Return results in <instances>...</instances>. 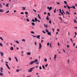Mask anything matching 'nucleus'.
I'll return each mask as SVG.
<instances>
[{
  "label": "nucleus",
  "mask_w": 77,
  "mask_h": 77,
  "mask_svg": "<svg viewBox=\"0 0 77 77\" xmlns=\"http://www.w3.org/2000/svg\"><path fill=\"white\" fill-rule=\"evenodd\" d=\"M31 33H32L33 34H34V33H35V32L33 31H31Z\"/></svg>",
  "instance_id": "obj_37"
},
{
  "label": "nucleus",
  "mask_w": 77,
  "mask_h": 77,
  "mask_svg": "<svg viewBox=\"0 0 77 77\" xmlns=\"http://www.w3.org/2000/svg\"><path fill=\"white\" fill-rule=\"evenodd\" d=\"M48 15L49 16H50V13L49 12L48 13Z\"/></svg>",
  "instance_id": "obj_44"
},
{
  "label": "nucleus",
  "mask_w": 77,
  "mask_h": 77,
  "mask_svg": "<svg viewBox=\"0 0 77 77\" xmlns=\"http://www.w3.org/2000/svg\"><path fill=\"white\" fill-rule=\"evenodd\" d=\"M48 17H48V16L47 15V17L46 18L47 20H50V18H48Z\"/></svg>",
  "instance_id": "obj_12"
},
{
  "label": "nucleus",
  "mask_w": 77,
  "mask_h": 77,
  "mask_svg": "<svg viewBox=\"0 0 77 77\" xmlns=\"http://www.w3.org/2000/svg\"><path fill=\"white\" fill-rule=\"evenodd\" d=\"M45 31L46 32H48V33L49 32H48V29H45Z\"/></svg>",
  "instance_id": "obj_43"
},
{
  "label": "nucleus",
  "mask_w": 77,
  "mask_h": 77,
  "mask_svg": "<svg viewBox=\"0 0 77 77\" xmlns=\"http://www.w3.org/2000/svg\"><path fill=\"white\" fill-rule=\"evenodd\" d=\"M62 11L63 12V14H64V15H65V12H64V11H63V10L62 9Z\"/></svg>",
  "instance_id": "obj_21"
},
{
  "label": "nucleus",
  "mask_w": 77,
  "mask_h": 77,
  "mask_svg": "<svg viewBox=\"0 0 77 77\" xmlns=\"http://www.w3.org/2000/svg\"><path fill=\"white\" fill-rule=\"evenodd\" d=\"M9 12V11H7L5 13L6 14V13H8V12Z\"/></svg>",
  "instance_id": "obj_52"
},
{
  "label": "nucleus",
  "mask_w": 77,
  "mask_h": 77,
  "mask_svg": "<svg viewBox=\"0 0 77 77\" xmlns=\"http://www.w3.org/2000/svg\"><path fill=\"white\" fill-rule=\"evenodd\" d=\"M68 9H70V7L69 6H68Z\"/></svg>",
  "instance_id": "obj_62"
},
{
  "label": "nucleus",
  "mask_w": 77,
  "mask_h": 77,
  "mask_svg": "<svg viewBox=\"0 0 77 77\" xmlns=\"http://www.w3.org/2000/svg\"><path fill=\"white\" fill-rule=\"evenodd\" d=\"M75 6H77V4H76V3H75Z\"/></svg>",
  "instance_id": "obj_64"
},
{
  "label": "nucleus",
  "mask_w": 77,
  "mask_h": 77,
  "mask_svg": "<svg viewBox=\"0 0 77 77\" xmlns=\"http://www.w3.org/2000/svg\"><path fill=\"white\" fill-rule=\"evenodd\" d=\"M66 13L69 14V15H70V13H69L67 11H66Z\"/></svg>",
  "instance_id": "obj_39"
},
{
  "label": "nucleus",
  "mask_w": 77,
  "mask_h": 77,
  "mask_svg": "<svg viewBox=\"0 0 77 77\" xmlns=\"http://www.w3.org/2000/svg\"><path fill=\"white\" fill-rule=\"evenodd\" d=\"M20 14H24V12H21L20 13Z\"/></svg>",
  "instance_id": "obj_60"
},
{
  "label": "nucleus",
  "mask_w": 77,
  "mask_h": 77,
  "mask_svg": "<svg viewBox=\"0 0 77 77\" xmlns=\"http://www.w3.org/2000/svg\"><path fill=\"white\" fill-rule=\"evenodd\" d=\"M74 23H77V21L75 20V19L74 20Z\"/></svg>",
  "instance_id": "obj_35"
},
{
  "label": "nucleus",
  "mask_w": 77,
  "mask_h": 77,
  "mask_svg": "<svg viewBox=\"0 0 77 77\" xmlns=\"http://www.w3.org/2000/svg\"><path fill=\"white\" fill-rule=\"evenodd\" d=\"M0 46H1V47H3V45H2V44L1 43H0Z\"/></svg>",
  "instance_id": "obj_29"
},
{
  "label": "nucleus",
  "mask_w": 77,
  "mask_h": 77,
  "mask_svg": "<svg viewBox=\"0 0 77 77\" xmlns=\"http://www.w3.org/2000/svg\"><path fill=\"white\" fill-rule=\"evenodd\" d=\"M0 76H3V74L2 72H0Z\"/></svg>",
  "instance_id": "obj_16"
},
{
  "label": "nucleus",
  "mask_w": 77,
  "mask_h": 77,
  "mask_svg": "<svg viewBox=\"0 0 77 77\" xmlns=\"http://www.w3.org/2000/svg\"><path fill=\"white\" fill-rule=\"evenodd\" d=\"M2 70H3V68H2V67L1 68V69H0V71L1 72H3Z\"/></svg>",
  "instance_id": "obj_7"
},
{
  "label": "nucleus",
  "mask_w": 77,
  "mask_h": 77,
  "mask_svg": "<svg viewBox=\"0 0 77 77\" xmlns=\"http://www.w3.org/2000/svg\"><path fill=\"white\" fill-rule=\"evenodd\" d=\"M56 35H57V34H58V32H56Z\"/></svg>",
  "instance_id": "obj_63"
},
{
  "label": "nucleus",
  "mask_w": 77,
  "mask_h": 77,
  "mask_svg": "<svg viewBox=\"0 0 77 77\" xmlns=\"http://www.w3.org/2000/svg\"><path fill=\"white\" fill-rule=\"evenodd\" d=\"M32 22H35V20H34V19H32Z\"/></svg>",
  "instance_id": "obj_41"
},
{
  "label": "nucleus",
  "mask_w": 77,
  "mask_h": 77,
  "mask_svg": "<svg viewBox=\"0 0 77 77\" xmlns=\"http://www.w3.org/2000/svg\"><path fill=\"white\" fill-rule=\"evenodd\" d=\"M26 54H27V55H31V53H30V52H27L26 53Z\"/></svg>",
  "instance_id": "obj_8"
},
{
  "label": "nucleus",
  "mask_w": 77,
  "mask_h": 77,
  "mask_svg": "<svg viewBox=\"0 0 77 77\" xmlns=\"http://www.w3.org/2000/svg\"><path fill=\"white\" fill-rule=\"evenodd\" d=\"M57 31H58V32H60V30L59 29H57Z\"/></svg>",
  "instance_id": "obj_61"
},
{
  "label": "nucleus",
  "mask_w": 77,
  "mask_h": 77,
  "mask_svg": "<svg viewBox=\"0 0 77 77\" xmlns=\"http://www.w3.org/2000/svg\"><path fill=\"white\" fill-rule=\"evenodd\" d=\"M56 56H57V55H54V58L55 60H56Z\"/></svg>",
  "instance_id": "obj_13"
},
{
  "label": "nucleus",
  "mask_w": 77,
  "mask_h": 77,
  "mask_svg": "<svg viewBox=\"0 0 77 77\" xmlns=\"http://www.w3.org/2000/svg\"><path fill=\"white\" fill-rule=\"evenodd\" d=\"M25 14L26 15H27V14H28V12H27V11H25Z\"/></svg>",
  "instance_id": "obj_22"
},
{
  "label": "nucleus",
  "mask_w": 77,
  "mask_h": 77,
  "mask_svg": "<svg viewBox=\"0 0 77 77\" xmlns=\"http://www.w3.org/2000/svg\"><path fill=\"white\" fill-rule=\"evenodd\" d=\"M47 34L48 35H51V34L50 33V32H48Z\"/></svg>",
  "instance_id": "obj_14"
},
{
  "label": "nucleus",
  "mask_w": 77,
  "mask_h": 77,
  "mask_svg": "<svg viewBox=\"0 0 77 77\" xmlns=\"http://www.w3.org/2000/svg\"><path fill=\"white\" fill-rule=\"evenodd\" d=\"M51 20L49 21V23L50 24H51Z\"/></svg>",
  "instance_id": "obj_59"
},
{
  "label": "nucleus",
  "mask_w": 77,
  "mask_h": 77,
  "mask_svg": "<svg viewBox=\"0 0 77 77\" xmlns=\"http://www.w3.org/2000/svg\"><path fill=\"white\" fill-rule=\"evenodd\" d=\"M35 22H36V21H38V20H37V18L36 17L35 18Z\"/></svg>",
  "instance_id": "obj_18"
},
{
  "label": "nucleus",
  "mask_w": 77,
  "mask_h": 77,
  "mask_svg": "<svg viewBox=\"0 0 77 77\" xmlns=\"http://www.w3.org/2000/svg\"><path fill=\"white\" fill-rule=\"evenodd\" d=\"M38 62V59H36L33 61V62H34V63H37V62Z\"/></svg>",
  "instance_id": "obj_2"
},
{
  "label": "nucleus",
  "mask_w": 77,
  "mask_h": 77,
  "mask_svg": "<svg viewBox=\"0 0 77 77\" xmlns=\"http://www.w3.org/2000/svg\"><path fill=\"white\" fill-rule=\"evenodd\" d=\"M26 20L28 22H29V20L28 19H26Z\"/></svg>",
  "instance_id": "obj_45"
},
{
  "label": "nucleus",
  "mask_w": 77,
  "mask_h": 77,
  "mask_svg": "<svg viewBox=\"0 0 77 77\" xmlns=\"http://www.w3.org/2000/svg\"><path fill=\"white\" fill-rule=\"evenodd\" d=\"M44 61H45V62H47V58H45L44 59Z\"/></svg>",
  "instance_id": "obj_25"
},
{
  "label": "nucleus",
  "mask_w": 77,
  "mask_h": 77,
  "mask_svg": "<svg viewBox=\"0 0 77 77\" xmlns=\"http://www.w3.org/2000/svg\"><path fill=\"white\" fill-rule=\"evenodd\" d=\"M33 11H34V12H36V10H35V9H33Z\"/></svg>",
  "instance_id": "obj_50"
},
{
  "label": "nucleus",
  "mask_w": 77,
  "mask_h": 77,
  "mask_svg": "<svg viewBox=\"0 0 77 77\" xmlns=\"http://www.w3.org/2000/svg\"><path fill=\"white\" fill-rule=\"evenodd\" d=\"M60 20L61 21H63V20H62V18H61V17H60Z\"/></svg>",
  "instance_id": "obj_54"
},
{
  "label": "nucleus",
  "mask_w": 77,
  "mask_h": 77,
  "mask_svg": "<svg viewBox=\"0 0 77 77\" xmlns=\"http://www.w3.org/2000/svg\"><path fill=\"white\" fill-rule=\"evenodd\" d=\"M70 40L72 42V43H73V40H72V38H70Z\"/></svg>",
  "instance_id": "obj_30"
},
{
  "label": "nucleus",
  "mask_w": 77,
  "mask_h": 77,
  "mask_svg": "<svg viewBox=\"0 0 77 77\" xmlns=\"http://www.w3.org/2000/svg\"><path fill=\"white\" fill-rule=\"evenodd\" d=\"M67 48H69V46L68 45H67Z\"/></svg>",
  "instance_id": "obj_58"
},
{
  "label": "nucleus",
  "mask_w": 77,
  "mask_h": 77,
  "mask_svg": "<svg viewBox=\"0 0 77 77\" xmlns=\"http://www.w3.org/2000/svg\"><path fill=\"white\" fill-rule=\"evenodd\" d=\"M44 42V40H42L41 41V43H42V42Z\"/></svg>",
  "instance_id": "obj_49"
},
{
  "label": "nucleus",
  "mask_w": 77,
  "mask_h": 77,
  "mask_svg": "<svg viewBox=\"0 0 77 77\" xmlns=\"http://www.w3.org/2000/svg\"><path fill=\"white\" fill-rule=\"evenodd\" d=\"M23 9L22 10H23L24 11H25V10H26V7H22Z\"/></svg>",
  "instance_id": "obj_15"
},
{
  "label": "nucleus",
  "mask_w": 77,
  "mask_h": 77,
  "mask_svg": "<svg viewBox=\"0 0 77 77\" xmlns=\"http://www.w3.org/2000/svg\"><path fill=\"white\" fill-rule=\"evenodd\" d=\"M14 58L15 59H16L17 62L18 61V59H17V58L16 57H14Z\"/></svg>",
  "instance_id": "obj_17"
},
{
  "label": "nucleus",
  "mask_w": 77,
  "mask_h": 77,
  "mask_svg": "<svg viewBox=\"0 0 77 77\" xmlns=\"http://www.w3.org/2000/svg\"><path fill=\"white\" fill-rule=\"evenodd\" d=\"M47 46H49V45H50V43H48L47 44Z\"/></svg>",
  "instance_id": "obj_48"
},
{
  "label": "nucleus",
  "mask_w": 77,
  "mask_h": 77,
  "mask_svg": "<svg viewBox=\"0 0 77 77\" xmlns=\"http://www.w3.org/2000/svg\"><path fill=\"white\" fill-rule=\"evenodd\" d=\"M22 41H23L24 42H25L26 41V40L24 39H23L22 40Z\"/></svg>",
  "instance_id": "obj_33"
},
{
  "label": "nucleus",
  "mask_w": 77,
  "mask_h": 77,
  "mask_svg": "<svg viewBox=\"0 0 77 77\" xmlns=\"http://www.w3.org/2000/svg\"><path fill=\"white\" fill-rule=\"evenodd\" d=\"M3 12V9H0V12Z\"/></svg>",
  "instance_id": "obj_20"
},
{
  "label": "nucleus",
  "mask_w": 77,
  "mask_h": 77,
  "mask_svg": "<svg viewBox=\"0 0 77 77\" xmlns=\"http://www.w3.org/2000/svg\"><path fill=\"white\" fill-rule=\"evenodd\" d=\"M64 3L65 4H66V5L67 4V2H66V1H64Z\"/></svg>",
  "instance_id": "obj_26"
},
{
  "label": "nucleus",
  "mask_w": 77,
  "mask_h": 77,
  "mask_svg": "<svg viewBox=\"0 0 77 77\" xmlns=\"http://www.w3.org/2000/svg\"><path fill=\"white\" fill-rule=\"evenodd\" d=\"M72 9H75V6L73 5L72 6Z\"/></svg>",
  "instance_id": "obj_19"
},
{
  "label": "nucleus",
  "mask_w": 77,
  "mask_h": 77,
  "mask_svg": "<svg viewBox=\"0 0 77 77\" xmlns=\"http://www.w3.org/2000/svg\"><path fill=\"white\" fill-rule=\"evenodd\" d=\"M61 14H62V15H63V16H64V14H63V13H62V12H61Z\"/></svg>",
  "instance_id": "obj_55"
},
{
  "label": "nucleus",
  "mask_w": 77,
  "mask_h": 77,
  "mask_svg": "<svg viewBox=\"0 0 77 77\" xmlns=\"http://www.w3.org/2000/svg\"><path fill=\"white\" fill-rule=\"evenodd\" d=\"M37 38H38V39H40V35H38L37 36H36Z\"/></svg>",
  "instance_id": "obj_10"
},
{
  "label": "nucleus",
  "mask_w": 77,
  "mask_h": 77,
  "mask_svg": "<svg viewBox=\"0 0 77 77\" xmlns=\"http://www.w3.org/2000/svg\"><path fill=\"white\" fill-rule=\"evenodd\" d=\"M60 11V12L61 14V12H62V10H61V9H60L59 10Z\"/></svg>",
  "instance_id": "obj_34"
},
{
  "label": "nucleus",
  "mask_w": 77,
  "mask_h": 77,
  "mask_svg": "<svg viewBox=\"0 0 77 77\" xmlns=\"http://www.w3.org/2000/svg\"><path fill=\"white\" fill-rule=\"evenodd\" d=\"M32 36H33V37H34V38H36V36H35V35H32Z\"/></svg>",
  "instance_id": "obj_47"
},
{
  "label": "nucleus",
  "mask_w": 77,
  "mask_h": 77,
  "mask_svg": "<svg viewBox=\"0 0 77 77\" xmlns=\"http://www.w3.org/2000/svg\"><path fill=\"white\" fill-rule=\"evenodd\" d=\"M0 53L2 56H3V55L4 54H3V53H2V52H0Z\"/></svg>",
  "instance_id": "obj_9"
},
{
  "label": "nucleus",
  "mask_w": 77,
  "mask_h": 77,
  "mask_svg": "<svg viewBox=\"0 0 77 77\" xmlns=\"http://www.w3.org/2000/svg\"><path fill=\"white\" fill-rule=\"evenodd\" d=\"M48 64H47L46 65H45V67H47V66H48Z\"/></svg>",
  "instance_id": "obj_38"
},
{
  "label": "nucleus",
  "mask_w": 77,
  "mask_h": 77,
  "mask_svg": "<svg viewBox=\"0 0 77 77\" xmlns=\"http://www.w3.org/2000/svg\"><path fill=\"white\" fill-rule=\"evenodd\" d=\"M56 9H54V13H56Z\"/></svg>",
  "instance_id": "obj_31"
},
{
  "label": "nucleus",
  "mask_w": 77,
  "mask_h": 77,
  "mask_svg": "<svg viewBox=\"0 0 77 77\" xmlns=\"http://www.w3.org/2000/svg\"><path fill=\"white\" fill-rule=\"evenodd\" d=\"M39 69H42V67H41V66H40L39 67Z\"/></svg>",
  "instance_id": "obj_40"
},
{
  "label": "nucleus",
  "mask_w": 77,
  "mask_h": 77,
  "mask_svg": "<svg viewBox=\"0 0 77 77\" xmlns=\"http://www.w3.org/2000/svg\"><path fill=\"white\" fill-rule=\"evenodd\" d=\"M5 64L6 65L7 67L9 69H11V68H10V67H9V65H8V64L7 63H5Z\"/></svg>",
  "instance_id": "obj_5"
},
{
  "label": "nucleus",
  "mask_w": 77,
  "mask_h": 77,
  "mask_svg": "<svg viewBox=\"0 0 77 77\" xmlns=\"http://www.w3.org/2000/svg\"><path fill=\"white\" fill-rule=\"evenodd\" d=\"M38 17L40 19H41V17H40V16H39V14H38Z\"/></svg>",
  "instance_id": "obj_32"
},
{
  "label": "nucleus",
  "mask_w": 77,
  "mask_h": 77,
  "mask_svg": "<svg viewBox=\"0 0 77 77\" xmlns=\"http://www.w3.org/2000/svg\"><path fill=\"white\" fill-rule=\"evenodd\" d=\"M16 43H17V44H19V42H18V41H16Z\"/></svg>",
  "instance_id": "obj_42"
},
{
  "label": "nucleus",
  "mask_w": 77,
  "mask_h": 77,
  "mask_svg": "<svg viewBox=\"0 0 77 77\" xmlns=\"http://www.w3.org/2000/svg\"><path fill=\"white\" fill-rule=\"evenodd\" d=\"M34 68H35V67H33L32 68H31L29 69H28V72H32Z\"/></svg>",
  "instance_id": "obj_1"
},
{
  "label": "nucleus",
  "mask_w": 77,
  "mask_h": 77,
  "mask_svg": "<svg viewBox=\"0 0 77 77\" xmlns=\"http://www.w3.org/2000/svg\"><path fill=\"white\" fill-rule=\"evenodd\" d=\"M10 49L12 51L14 50V48L12 47H11L10 48Z\"/></svg>",
  "instance_id": "obj_11"
},
{
  "label": "nucleus",
  "mask_w": 77,
  "mask_h": 77,
  "mask_svg": "<svg viewBox=\"0 0 77 77\" xmlns=\"http://www.w3.org/2000/svg\"><path fill=\"white\" fill-rule=\"evenodd\" d=\"M33 63H34L33 62V61H31V62L29 63V65H32Z\"/></svg>",
  "instance_id": "obj_6"
},
{
  "label": "nucleus",
  "mask_w": 77,
  "mask_h": 77,
  "mask_svg": "<svg viewBox=\"0 0 77 77\" xmlns=\"http://www.w3.org/2000/svg\"><path fill=\"white\" fill-rule=\"evenodd\" d=\"M47 8L49 9V11H51L52 9V7H50V8H49V7H48Z\"/></svg>",
  "instance_id": "obj_4"
},
{
  "label": "nucleus",
  "mask_w": 77,
  "mask_h": 77,
  "mask_svg": "<svg viewBox=\"0 0 77 77\" xmlns=\"http://www.w3.org/2000/svg\"><path fill=\"white\" fill-rule=\"evenodd\" d=\"M8 59H9V60H10V61H11V60H12V59H11V58L10 57H9L8 58Z\"/></svg>",
  "instance_id": "obj_28"
},
{
  "label": "nucleus",
  "mask_w": 77,
  "mask_h": 77,
  "mask_svg": "<svg viewBox=\"0 0 77 77\" xmlns=\"http://www.w3.org/2000/svg\"><path fill=\"white\" fill-rule=\"evenodd\" d=\"M0 7L2 8V4H0Z\"/></svg>",
  "instance_id": "obj_53"
},
{
  "label": "nucleus",
  "mask_w": 77,
  "mask_h": 77,
  "mask_svg": "<svg viewBox=\"0 0 77 77\" xmlns=\"http://www.w3.org/2000/svg\"><path fill=\"white\" fill-rule=\"evenodd\" d=\"M69 62H70V61H69V60H68V62L67 63H68V64H69Z\"/></svg>",
  "instance_id": "obj_46"
},
{
  "label": "nucleus",
  "mask_w": 77,
  "mask_h": 77,
  "mask_svg": "<svg viewBox=\"0 0 77 77\" xmlns=\"http://www.w3.org/2000/svg\"><path fill=\"white\" fill-rule=\"evenodd\" d=\"M0 39H1V40H2V41H3V38H2V37H0Z\"/></svg>",
  "instance_id": "obj_27"
},
{
  "label": "nucleus",
  "mask_w": 77,
  "mask_h": 77,
  "mask_svg": "<svg viewBox=\"0 0 77 77\" xmlns=\"http://www.w3.org/2000/svg\"><path fill=\"white\" fill-rule=\"evenodd\" d=\"M31 24L32 25H33V26H35V23H34L32 22Z\"/></svg>",
  "instance_id": "obj_23"
},
{
  "label": "nucleus",
  "mask_w": 77,
  "mask_h": 77,
  "mask_svg": "<svg viewBox=\"0 0 77 77\" xmlns=\"http://www.w3.org/2000/svg\"><path fill=\"white\" fill-rule=\"evenodd\" d=\"M42 67L44 69H45V66L43 65H42Z\"/></svg>",
  "instance_id": "obj_24"
},
{
  "label": "nucleus",
  "mask_w": 77,
  "mask_h": 77,
  "mask_svg": "<svg viewBox=\"0 0 77 77\" xmlns=\"http://www.w3.org/2000/svg\"><path fill=\"white\" fill-rule=\"evenodd\" d=\"M16 72H18L19 71V69H17L16 71Z\"/></svg>",
  "instance_id": "obj_51"
},
{
  "label": "nucleus",
  "mask_w": 77,
  "mask_h": 77,
  "mask_svg": "<svg viewBox=\"0 0 77 77\" xmlns=\"http://www.w3.org/2000/svg\"><path fill=\"white\" fill-rule=\"evenodd\" d=\"M42 32H43V33H45V32L44 31H42Z\"/></svg>",
  "instance_id": "obj_57"
},
{
  "label": "nucleus",
  "mask_w": 77,
  "mask_h": 77,
  "mask_svg": "<svg viewBox=\"0 0 77 77\" xmlns=\"http://www.w3.org/2000/svg\"><path fill=\"white\" fill-rule=\"evenodd\" d=\"M8 5H9V3H7V5H6V7H8Z\"/></svg>",
  "instance_id": "obj_36"
},
{
  "label": "nucleus",
  "mask_w": 77,
  "mask_h": 77,
  "mask_svg": "<svg viewBox=\"0 0 77 77\" xmlns=\"http://www.w3.org/2000/svg\"><path fill=\"white\" fill-rule=\"evenodd\" d=\"M42 48V45L41 43H39V49H41Z\"/></svg>",
  "instance_id": "obj_3"
},
{
  "label": "nucleus",
  "mask_w": 77,
  "mask_h": 77,
  "mask_svg": "<svg viewBox=\"0 0 77 77\" xmlns=\"http://www.w3.org/2000/svg\"><path fill=\"white\" fill-rule=\"evenodd\" d=\"M35 45H37V44L36 42H35Z\"/></svg>",
  "instance_id": "obj_56"
}]
</instances>
